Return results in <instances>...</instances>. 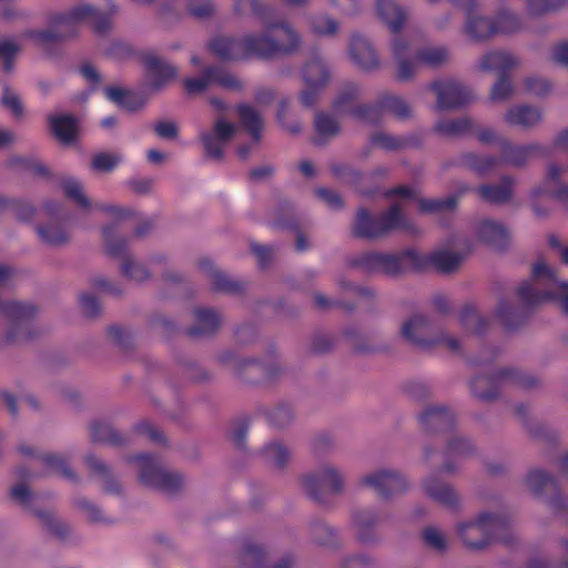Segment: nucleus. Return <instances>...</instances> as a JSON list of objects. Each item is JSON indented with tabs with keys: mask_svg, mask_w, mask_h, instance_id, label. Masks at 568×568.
Returning <instances> with one entry per match:
<instances>
[{
	"mask_svg": "<svg viewBox=\"0 0 568 568\" xmlns=\"http://www.w3.org/2000/svg\"><path fill=\"white\" fill-rule=\"evenodd\" d=\"M376 12L392 30H398L405 21V12L395 0H377Z\"/></svg>",
	"mask_w": 568,
	"mask_h": 568,
	"instance_id": "24",
	"label": "nucleus"
},
{
	"mask_svg": "<svg viewBox=\"0 0 568 568\" xmlns=\"http://www.w3.org/2000/svg\"><path fill=\"white\" fill-rule=\"evenodd\" d=\"M394 58L397 62V77L402 80H408L416 70L417 53H413L410 44L405 39H395L392 44Z\"/></svg>",
	"mask_w": 568,
	"mask_h": 568,
	"instance_id": "17",
	"label": "nucleus"
},
{
	"mask_svg": "<svg viewBox=\"0 0 568 568\" xmlns=\"http://www.w3.org/2000/svg\"><path fill=\"white\" fill-rule=\"evenodd\" d=\"M511 93H513V87L506 79L501 78L493 87L490 97L494 101H503V100L507 99L508 97H510Z\"/></svg>",
	"mask_w": 568,
	"mask_h": 568,
	"instance_id": "52",
	"label": "nucleus"
},
{
	"mask_svg": "<svg viewBox=\"0 0 568 568\" xmlns=\"http://www.w3.org/2000/svg\"><path fill=\"white\" fill-rule=\"evenodd\" d=\"M122 273L133 281H144L149 276V272L144 265L131 257H126L121 265Z\"/></svg>",
	"mask_w": 568,
	"mask_h": 568,
	"instance_id": "39",
	"label": "nucleus"
},
{
	"mask_svg": "<svg viewBox=\"0 0 568 568\" xmlns=\"http://www.w3.org/2000/svg\"><path fill=\"white\" fill-rule=\"evenodd\" d=\"M420 418L425 425H444L450 420V414L443 407H430Z\"/></svg>",
	"mask_w": 568,
	"mask_h": 568,
	"instance_id": "44",
	"label": "nucleus"
},
{
	"mask_svg": "<svg viewBox=\"0 0 568 568\" xmlns=\"http://www.w3.org/2000/svg\"><path fill=\"white\" fill-rule=\"evenodd\" d=\"M303 79L307 89L302 92L301 101L304 105L311 106L316 99L317 90L329 80L328 70L322 59L315 57L305 64Z\"/></svg>",
	"mask_w": 568,
	"mask_h": 568,
	"instance_id": "13",
	"label": "nucleus"
},
{
	"mask_svg": "<svg viewBox=\"0 0 568 568\" xmlns=\"http://www.w3.org/2000/svg\"><path fill=\"white\" fill-rule=\"evenodd\" d=\"M237 112L242 124L257 141L260 139V132L263 129V120L260 114L252 106L246 104L240 105Z\"/></svg>",
	"mask_w": 568,
	"mask_h": 568,
	"instance_id": "30",
	"label": "nucleus"
},
{
	"mask_svg": "<svg viewBox=\"0 0 568 568\" xmlns=\"http://www.w3.org/2000/svg\"><path fill=\"white\" fill-rule=\"evenodd\" d=\"M304 489L314 498L324 493H339L343 488V476L333 465H325L303 480Z\"/></svg>",
	"mask_w": 568,
	"mask_h": 568,
	"instance_id": "11",
	"label": "nucleus"
},
{
	"mask_svg": "<svg viewBox=\"0 0 568 568\" xmlns=\"http://www.w3.org/2000/svg\"><path fill=\"white\" fill-rule=\"evenodd\" d=\"M134 463L139 471V480L145 486L174 491L182 484L179 474L163 468L150 456L139 455L134 458Z\"/></svg>",
	"mask_w": 568,
	"mask_h": 568,
	"instance_id": "10",
	"label": "nucleus"
},
{
	"mask_svg": "<svg viewBox=\"0 0 568 568\" xmlns=\"http://www.w3.org/2000/svg\"><path fill=\"white\" fill-rule=\"evenodd\" d=\"M50 124L54 135L63 144L72 143L79 132V125L74 118L68 114L50 116Z\"/></svg>",
	"mask_w": 568,
	"mask_h": 568,
	"instance_id": "23",
	"label": "nucleus"
},
{
	"mask_svg": "<svg viewBox=\"0 0 568 568\" xmlns=\"http://www.w3.org/2000/svg\"><path fill=\"white\" fill-rule=\"evenodd\" d=\"M470 250L471 245L468 240L455 236L432 253L420 254V258L425 261L424 267L430 265L440 272L448 273L460 265Z\"/></svg>",
	"mask_w": 568,
	"mask_h": 568,
	"instance_id": "9",
	"label": "nucleus"
},
{
	"mask_svg": "<svg viewBox=\"0 0 568 568\" xmlns=\"http://www.w3.org/2000/svg\"><path fill=\"white\" fill-rule=\"evenodd\" d=\"M374 143L384 149H395L398 142L390 135L379 134L374 138Z\"/></svg>",
	"mask_w": 568,
	"mask_h": 568,
	"instance_id": "63",
	"label": "nucleus"
},
{
	"mask_svg": "<svg viewBox=\"0 0 568 568\" xmlns=\"http://www.w3.org/2000/svg\"><path fill=\"white\" fill-rule=\"evenodd\" d=\"M62 189L65 195L82 209L90 210L91 201L85 195L82 184L74 178H65L62 181Z\"/></svg>",
	"mask_w": 568,
	"mask_h": 568,
	"instance_id": "31",
	"label": "nucleus"
},
{
	"mask_svg": "<svg viewBox=\"0 0 568 568\" xmlns=\"http://www.w3.org/2000/svg\"><path fill=\"white\" fill-rule=\"evenodd\" d=\"M250 36L243 39L219 38L212 41L211 50L220 58L223 59H240L244 57L254 55V53L246 52L245 41Z\"/></svg>",
	"mask_w": 568,
	"mask_h": 568,
	"instance_id": "20",
	"label": "nucleus"
},
{
	"mask_svg": "<svg viewBox=\"0 0 568 568\" xmlns=\"http://www.w3.org/2000/svg\"><path fill=\"white\" fill-rule=\"evenodd\" d=\"M300 43V36L284 21L267 22L265 34L250 36L245 41L246 52L260 58L292 53Z\"/></svg>",
	"mask_w": 568,
	"mask_h": 568,
	"instance_id": "2",
	"label": "nucleus"
},
{
	"mask_svg": "<svg viewBox=\"0 0 568 568\" xmlns=\"http://www.w3.org/2000/svg\"><path fill=\"white\" fill-rule=\"evenodd\" d=\"M386 108H388L400 118L406 116L409 112L407 104L402 99L396 97H392L387 100Z\"/></svg>",
	"mask_w": 568,
	"mask_h": 568,
	"instance_id": "56",
	"label": "nucleus"
},
{
	"mask_svg": "<svg viewBox=\"0 0 568 568\" xmlns=\"http://www.w3.org/2000/svg\"><path fill=\"white\" fill-rule=\"evenodd\" d=\"M104 94L108 100L128 111H136L145 103L139 95L116 85L105 88Z\"/></svg>",
	"mask_w": 568,
	"mask_h": 568,
	"instance_id": "25",
	"label": "nucleus"
},
{
	"mask_svg": "<svg viewBox=\"0 0 568 568\" xmlns=\"http://www.w3.org/2000/svg\"><path fill=\"white\" fill-rule=\"evenodd\" d=\"M470 128L467 119H447L436 124V130L445 135H456L466 132Z\"/></svg>",
	"mask_w": 568,
	"mask_h": 568,
	"instance_id": "37",
	"label": "nucleus"
},
{
	"mask_svg": "<svg viewBox=\"0 0 568 568\" xmlns=\"http://www.w3.org/2000/svg\"><path fill=\"white\" fill-rule=\"evenodd\" d=\"M552 58L557 62L568 65V43L558 44L552 51Z\"/></svg>",
	"mask_w": 568,
	"mask_h": 568,
	"instance_id": "61",
	"label": "nucleus"
},
{
	"mask_svg": "<svg viewBox=\"0 0 568 568\" xmlns=\"http://www.w3.org/2000/svg\"><path fill=\"white\" fill-rule=\"evenodd\" d=\"M494 24L496 33H511L519 29L517 17L513 12L508 11L500 13Z\"/></svg>",
	"mask_w": 568,
	"mask_h": 568,
	"instance_id": "43",
	"label": "nucleus"
},
{
	"mask_svg": "<svg viewBox=\"0 0 568 568\" xmlns=\"http://www.w3.org/2000/svg\"><path fill=\"white\" fill-rule=\"evenodd\" d=\"M479 195L491 203H504L511 196L513 189L509 181H503L499 185H483L478 189Z\"/></svg>",
	"mask_w": 568,
	"mask_h": 568,
	"instance_id": "29",
	"label": "nucleus"
},
{
	"mask_svg": "<svg viewBox=\"0 0 568 568\" xmlns=\"http://www.w3.org/2000/svg\"><path fill=\"white\" fill-rule=\"evenodd\" d=\"M424 538L426 542L433 548L440 550L446 547V538L444 534L435 527L425 529Z\"/></svg>",
	"mask_w": 568,
	"mask_h": 568,
	"instance_id": "51",
	"label": "nucleus"
},
{
	"mask_svg": "<svg viewBox=\"0 0 568 568\" xmlns=\"http://www.w3.org/2000/svg\"><path fill=\"white\" fill-rule=\"evenodd\" d=\"M155 132L161 138H173L176 134V125L172 122H160L155 126Z\"/></svg>",
	"mask_w": 568,
	"mask_h": 568,
	"instance_id": "60",
	"label": "nucleus"
},
{
	"mask_svg": "<svg viewBox=\"0 0 568 568\" xmlns=\"http://www.w3.org/2000/svg\"><path fill=\"white\" fill-rule=\"evenodd\" d=\"M312 29L317 34L328 36L336 32L337 24L331 18L320 16L312 20Z\"/></svg>",
	"mask_w": 568,
	"mask_h": 568,
	"instance_id": "48",
	"label": "nucleus"
},
{
	"mask_svg": "<svg viewBox=\"0 0 568 568\" xmlns=\"http://www.w3.org/2000/svg\"><path fill=\"white\" fill-rule=\"evenodd\" d=\"M195 320L199 327L192 329L193 335L203 334L214 329L219 323L220 317L217 313L210 308H200L195 311Z\"/></svg>",
	"mask_w": 568,
	"mask_h": 568,
	"instance_id": "32",
	"label": "nucleus"
},
{
	"mask_svg": "<svg viewBox=\"0 0 568 568\" xmlns=\"http://www.w3.org/2000/svg\"><path fill=\"white\" fill-rule=\"evenodd\" d=\"M316 194L331 209H338L343 204L341 196L332 190L318 189Z\"/></svg>",
	"mask_w": 568,
	"mask_h": 568,
	"instance_id": "53",
	"label": "nucleus"
},
{
	"mask_svg": "<svg viewBox=\"0 0 568 568\" xmlns=\"http://www.w3.org/2000/svg\"><path fill=\"white\" fill-rule=\"evenodd\" d=\"M316 131L322 136H331L337 133L338 123L327 114H317L315 118Z\"/></svg>",
	"mask_w": 568,
	"mask_h": 568,
	"instance_id": "45",
	"label": "nucleus"
},
{
	"mask_svg": "<svg viewBox=\"0 0 568 568\" xmlns=\"http://www.w3.org/2000/svg\"><path fill=\"white\" fill-rule=\"evenodd\" d=\"M518 295L527 305L558 302L568 314V282L560 281L555 270L542 258L531 270V280L523 283Z\"/></svg>",
	"mask_w": 568,
	"mask_h": 568,
	"instance_id": "1",
	"label": "nucleus"
},
{
	"mask_svg": "<svg viewBox=\"0 0 568 568\" xmlns=\"http://www.w3.org/2000/svg\"><path fill=\"white\" fill-rule=\"evenodd\" d=\"M213 83H216L225 89L241 88V82L236 77L220 68L207 69L204 75L200 78L185 79L184 88L187 93L196 94L203 92Z\"/></svg>",
	"mask_w": 568,
	"mask_h": 568,
	"instance_id": "14",
	"label": "nucleus"
},
{
	"mask_svg": "<svg viewBox=\"0 0 568 568\" xmlns=\"http://www.w3.org/2000/svg\"><path fill=\"white\" fill-rule=\"evenodd\" d=\"M448 58L446 49L442 47H429L417 52L416 60L420 63L436 67L444 63Z\"/></svg>",
	"mask_w": 568,
	"mask_h": 568,
	"instance_id": "35",
	"label": "nucleus"
},
{
	"mask_svg": "<svg viewBox=\"0 0 568 568\" xmlns=\"http://www.w3.org/2000/svg\"><path fill=\"white\" fill-rule=\"evenodd\" d=\"M527 487L535 494H541L546 487H555L552 478L547 476L542 470L536 469L530 471L526 477Z\"/></svg>",
	"mask_w": 568,
	"mask_h": 568,
	"instance_id": "36",
	"label": "nucleus"
},
{
	"mask_svg": "<svg viewBox=\"0 0 568 568\" xmlns=\"http://www.w3.org/2000/svg\"><path fill=\"white\" fill-rule=\"evenodd\" d=\"M145 65L155 89H159L178 75V70L174 65L162 61L155 55H148L145 58Z\"/></svg>",
	"mask_w": 568,
	"mask_h": 568,
	"instance_id": "22",
	"label": "nucleus"
},
{
	"mask_svg": "<svg viewBox=\"0 0 568 568\" xmlns=\"http://www.w3.org/2000/svg\"><path fill=\"white\" fill-rule=\"evenodd\" d=\"M402 335L409 343L426 347L443 345L449 349H458L459 343L455 337L439 333L437 328L423 314H414L404 321Z\"/></svg>",
	"mask_w": 568,
	"mask_h": 568,
	"instance_id": "6",
	"label": "nucleus"
},
{
	"mask_svg": "<svg viewBox=\"0 0 568 568\" xmlns=\"http://www.w3.org/2000/svg\"><path fill=\"white\" fill-rule=\"evenodd\" d=\"M496 164V160L488 156H471L470 166L477 172H486Z\"/></svg>",
	"mask_w": 568,
	"mask_h": 568,
	"instance_id": "58",
	"label": "nucleus"
},
{
	"mask_svg": "<svg viewBox=\"0 0 568 568\" xmlns=\"http://www.w3.org/2000/svg\"><path fill=\"white\" fill-rule=\"evenodd\" d=\"M430 89L437 95L436 106L440 110L460 106L469 100L468 91L453 79L436 81Z\"/></svg>",
	"mask_w": 568,
	"mask_h": 568,
	"instance_id": "15",
	"label": "nucleus"
},
{
	"mask_svg": "<svg viewBox=\"0 0 568 568\" xmlns=\"http://www.w3.org/2000/svg\"><path fill=\"white\" fill-rule=\"evenodd\" d=\"M467 34L475 40H484L496 33L493 21L484 17H469L466 23Z\"/></svg>",
	"mask_w": 568,
	"mask_h": 568,
	"instance_id": "28",
	"label": "nucleus"
},
{
	"mask_svg": "<svg viewBox=\"0 0 568 568\" xmlns=\"http://www.w3.org/2000/svg\"><path fill=\"white\" fill-rule=\"evenodd\" d=\"M425 494L433 500L446 505L453 506L457 500V494L455 490L440 481L436 474L427 476L422 483Z\"/></svg>",
	"mask_w": 568,
	"mask_h": 568,
	"instance_id": "18",
	"label": "nucleus"
},
{
	"mask_svg": "<svg viewBox=\"0 0 568 568\" xmlns=\"http://www.w3.org/2000/svg\"><path fill=\"white\" fill-rule=\"evenodd\" d=\"M363 485L373 488L383 497H392L405 491L408 487L403 475L390 469H379L363 477Z\"/></svg>",
	"mask_w": 568,
	"mask_h": 568,
	"instance_id": "12",
	"label": "nucleus"
},
{
	"mask_svg": "<svg viewBox=\"0 0 568 568\" xmlns=\"http://www.w3.org/2000/svg\"><path fill=\"white\" fill-rule=\"evenodd\" d=\"M94 207L95 210L115 220L125 219L131 214L129 210L113 203H97Z\"/></svg>",
	"mask_w": 568,
	"mask_h": 568,
	"instance_id": "50",
	"label": "nucleus"
},
{
	"mask_svg": "<svg viewBox=\"0 0 568 568\" xmlns=\"http://www.w3.org/2000/svg\"><path fill=\"white\" fill-rule=\"evenodd\" d=\"M264 458L275 465L283 466L288 458V452L280 443H270L263 449Z\"/></svg>",
	"mask_w": 568,
	"mask_h": 568,
	"instance_id": "38",
	"label": "nucleus"
},
{
	"mask_svg": "<svg viewBox=\"0 0 568 568\" xmlns=\"http://www.w3.org/2000/svg\"><path fill=\"white\" fill-rule=\"evenodd\" d=\"M541 120V112L537 108L516 105L506 113L508 124L520 128H529Z\"/></svg>",
	"mask_w": 568,
	"mask_h": 568,
	"instance_id": "26",
	"label": "nucleus"
},
{
	"mask_svg": "<svg viewBox=\"0 0 568 568\" xmlns=\"http://www.w3.org/2000/svg\"><path fill=\"white\" fill-rule=\"evenodd\" d=\"M2 103L4 106L10 109L14 115H20L22 113V105L19 97L11 91H4L2 95Z\"/></svg>",
	"mask_w": 568,
	"mask_h": 568,
	"instance_id": "54",
	"label": "nucleus"
},
{
	"mask_svg": "<svg viewBox=\"0 0 568 568\" xmlns=\"http://www.w3.org/2000/svg\"><path fill=\"white\" fill-rule=\"evenodd\" d=\"M386 108H388L400 118L406 116L409 112L407 104L402 99L396 97H392L387 100Z\"/></svg>",
	"mask_w": 568,
	"mask_h": 568,
	"instance_id": "57",
	"label": "nucleus"
},
{
	"mask_svg": "<svg viewBox=\"0 0 568 568\" xmlns=\"http://www.w3.org/2000/svg\"><path fill=\"white\" fill-rule=\"evenodd\" d=\"M120 158L115 154L100 153L93 158L92 165L95 170L108 172L116 166Z\"/></svg>",
	"mask_w": 568,
	"mask_h": 568,
	"instance_id": "49",
	"label": "nucleus"
},
{
	"mask_svg": "<svg viewBox=\"0 0 568 568\" xmlns=\"http://www.w3.org/2000/svg\"><path fill=\"white\" fill-rule=\"evenodd\" d=\"M349 55L353 61L364 70L377 67L378 61L368 41L362 37H354L349 45Z\"/></svg>",
	"mask_w": 568,
	"mask_h": 568,
	"instance_id": "21",
	"label": "nucleus"
},
{
	"mask_svg": "<svg viewBox=\"0 0 568 568\" xmlns=\"http://www.w3.org/2000/svg\"><path fill=\"white\" fill-rule=\"evenodd\" d=\"M510 313L511 306L506 301L499 302L495 310V316L498 317L506 325L508 324Z\"/></svg>",
	"mask_w": 568,
	"mask_h": 568,
	"instance_id": "62",
	"label": "nucleus"
},
{
	"mask_svg": "<svg viewBox=\"0 0 568 568\" xmlns=\"http://www.w3.org/2000/svg\"><path fill=\"white\" fill-rule=\"evenodd\" d=\"M88 22L97 32H103L111 26L110 18L94 10L89 4H81L74 8L67 17L58 20L60 30L58 32L51 31H28L24 37L30 38L36 44H44L57 37L67 36L69 32L68 27Z\"/></svg>",
	"mask_w": 568,
	"mask_h": 568,
	"instance_id": "4",
	"label": "nucleus"
},
{
	"mask_svg": "<svg viewBox=\"0 0 568 568\" xmlns=\"http://www.w3.org/2000/svg\"><path fill=\"white\" fill-rule=\"evenodd\" d=\"M549 200H556L568 209V176L562 174V168L556 161L546 165L542 182L532 187L529 194L531 209L539 216L546 213L540 203Z\"/></svg>",
	"mask_w": 568,
	"mask_h": 568,
	"instance_id": "3",
	"label": "nucleus"
},
{
	"mask_svg": "<svg viewBox=\"0 0 568 568\" xmlns=\"http://www.w3.org/2000/svg\"><path fill=\"white\" fill-rule=\"evenodd\" d=\"M236 132V126L226 121L219 119L211 132H204L201 140L206 153L214 158H220L223 154L225 145L233 139Z\"/></svg>",
	"mask_w": 568,
	"mask_h": 568,
	"instance_id": "16",
	"label": "nucleus"
},
{
	"mask_svg": "<svg viewBox=\"0 0 568 568\" xmlns=\"http://www.w3.org/2000/svg\"><path fill=\"white\" fill-rule=\"evenodd\" d=\"M516 64L515 58L508 52L495 51L484 55L479 68L484 71L503 72Z\"/></svg>",
	"mask_w": 568,
	"mask_h": 568,
	"instance_id": "27",
	"label": "nucleus"
},
{
	"mask_svg": "<svg viewBox=\"0 0 568 568\" xmlns=\"http://www.w3.org/2000/svg\"><path fill=\"white\" fill-rule=\"evenodd\" d=\"M534 151L532 146L510 145L507 144L503 149V158L507 163L513 165H521Z\"/></svg>",
	"mask_w": 568,
	"mask_h": 568,
	"instance_id": "34",
	"label": "nucleus"
},
{
	"mask_svg": "<svg viewBox=\"0 0 568 568\" xmlns=\"http://www.w3.org/2000/svg\"><path fill=\"white\" fill-rule=\"evenodd\" d=\"M505 529V521L490 513H481L476 520L460 523L457 527L463 541L471 547L479 548L498 537Z\"/></svg>",
	"mask_w": 568,
	"mask_h": 568,
	"instance_id": "7",
	"label": "nucleus"
},
{
	"mask_svg": "<svg viewBox=\"0 0 568 568\" xmlns=\"http://www.w3.org/2000/svg\"><path fill=\"white\" fill-rule=\"evenodd\" d=\"M187 11L196 18H206L214 11V4L210 0H189Z\"/></svg>",
	"mask_w": 568,
	"mask_h": 568,
	"instance_id": "47",
	"label": "nucleus"
},
{
	"mask_svg": "<svg viewBox=\"0 0 568 568\" xmlns=\"http://www.w3.org/2000/svg\"><path fill=\"white\" fill-rule=\"evenodd\" d=\"M462 323L466 327V329L474 332V333H480L481 326L484 324V318L480 316L478 311L473 307H466L462 314Z\"/></svg>",
	"mask_w": 568,
	"mask_h": 568,
	"instance_id": "42",
	"label": "nucleus"
},
{
	"mask_svg": "<svg viewBox=\"0 0 568 568\" xmlns=\"http://www.w3.org/2000/svg\"><path fill=\"white\" fill-rule=\"evenodd\" d=\"M528 9L532 14L541 13L549 9V3L547 0H527Z\"/></svg>",
	"mask_w": 568,
	"mask_h": 568,
	"instance_id": "64",
	"label": "nucleus"
},
{
	"mask_svg": "<svg viewBox=\"0 0 568 568\" xmlns=\"http://www.w3.org/2000/svg\"><path fill=\"white\" fill-rule=\"evenodd\" d=\"M20 44L13 38L0 39V57L4 60L3 69L10 71L12 68L11 59L17 55Z\"/></svg>",
	"mask_w": 568,
	"mask_h": 568,
	"instance_id": "40",
	"label": "nucleus"
},
{
	"mask_svg": "<svg viewBox=\"0 0 568 568\" xmlns=\"http://www.w3.org/2000/svg\"><path fill=\"white\" fill-rule=\"evenodd\" d=\"M508 235V229L504 224L493 220L481 221L476 229V239L479 242L494 246L504 245Z\"/></svg>",
	"mask_w": 568,
	"mask_h": 568,
	"instance_id": "19",
	"label": "nucleus"
},
{
	"mask_svg": "<svg viewBox=\"0 0 568 568\" xmlns=\"http://www.w3.org/2000/svg\"><path fill=\"white\" fill-rule=\"evenodd\" d=\"M527 90L534 94L541 95L549 90V84L541 78H529L526 81Z\"/></svg>",
	"mask_w": 568,
	"mask_h": 568,
	"instance_id": "55",
	"label": "nucleus"
},
{
	"mask_svg": "<svg viewBox=\"0 0 568 568\" xmlns=\"http://www.w3.org/2000/svg\"><path fill=\"white\" fill-rule=\"evenodd\" d=\"M394 229L409 230L410 224L402 213L400 204H395L379 220L373 219L366 211L357 213L354 231L358 236L376 237Z\"/></svg>",
	"mask_w": 568,
	"mask_h": 568,
	"instance_id": "8",
	"label": "nucleus"
},
{
	"mask_svg": "<svg viewBox=\"0 0 568 568\" xmlns=\"http://www.w3.org/2000/svg\"><path fill=\"white\" fill-rule=\"evenodd\" d=\"M3 312L10 321L22 324L34 314L36 308L22 303L11 302L3 306Z\"/></svg>",
	"mask_w": 568,
	"mask_h": 568,
	"instance_id": "33",
	"label": "nucleus"
},
{
	"mask_svg": "<svg viewBox=\"0 0 568 568\" xmlns=\"http://www.w3.org/2000/svg\"><path fill=\"white\" fill-rule=\"evenodd\" d=\"M39 235L49 244H60L67 240V233L55 225L42 226L39 229Z\"/></svg>",
	"mask_w": 568,
	"mask_h": 568,
	"instance_id": "46",
	"label": "nucleus"
},
{
	"mask_svg": "<svg viewBox=\"0 0 568 568\" xmlns=\"http://www.w3.org/2000/svg\"><path fill=\"white\" fill-rule=\"evenodd\" d=\"M457 197L449 195L446 199H429L419 201V209L424 212H434L444 209H453L456 205Z\"/></svg>",
	"mask_w": 568,
	"mask_h": 568,
	"instance_id": "41",
	"label": "nucleus"
},
{
	"mask_svg": "<svg viewBox=\"0 0 568 568\" xmlns=\"http://www.w3.org/2000/svg\"><path fill=\"white\" fill-rule=\"evenodd\" d=\"M81 74L91 84H98L100 82V74L94 65L85 63L80 69Z\"/></svg>",
	"mask_w": 568,
	"mask_h": 568,
	"instance_id": "59",
	"label": "nucleus"
},
{
	"mask_svg": "<svg viewBox=\"0 0 568 568\" xmlns=\"http://www.w3.org/2000/svg\"><path fill=\"white\" fill-rule=\"evenodd\" d=\"M356 263L368 273L395 275L410 267L422 268L425 261L420 258L419 252L408 250L400 255L366 253L359 256Z\"/></svg>",
	"mask_w": 568,
	"mask_h": 568,
	"instance_id": "5",
	"label": "nucleus"
}]
</instances>
